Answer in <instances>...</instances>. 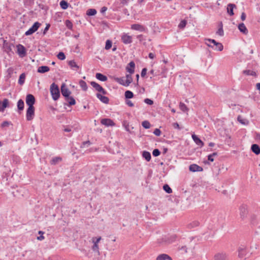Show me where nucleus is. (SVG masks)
<instances>
[{
  "label": "nucleus",
  "mask_w": 260,
  "mask_h": 260,
  "mask_svg": "<svg viewBox=\"0 0 260 260\" xmlns=\"http://www.w3.org/2000/svg\"><path fill=\"white\" fill-rule=\"evenodd\" d=\"M41 25V23L39 22H36L32 26L25 32L26 36H29L36 32Z\"/></svg>",
  "instance_id": "obj_3"
},
{
  "label": "nucleus",
  "mask_w": 260,
  "mask_h": 260,
  "mask_svg": "<svg viewBox=\"0 0 260 260\" xmlns=\"http://www.w3.org/2000/svg\"><path fill=\"white\" fill-rule=\"evenodd\" d=\"M241 19L242 21H244L246 19V14L245 13H242L241 15Z\"/></svg>",
  "instance_id": "obj_64"
},
{
  "label": "nucleus",
  "mask_w": 260,
  "mask_h": 260,
  "mask_svg": "<svg viewBox=\"0 0 260 260\" xmlns=\"http://www.w3.org/2000/svg\"><path fill=\"white\" fill-rule=\"evenodd\" d=\"M142 156L147 161H149L151 160V154L149 152L147 151H144L143 152Z\"/></svg>",
  "instance_id": "obj_28"
},
{
  "label": "nucleus",
  "mask_w": 260,
  "mask_h": 260,
  "mask_svg": "<svg viewBox=\"0 0 260 260\" xmlns=\"http://www.w3.org/2000/svg\"><path fill=\"white\" fill-rule=\"evenodd\" d=\"M160 154V151L158 149H155L152 152V154L154 156H158Z\"/></svg>",
  "instance_id": "obj_49"
},
{
  "label": "nucleus",
  "mask_w": 260,
  "mask_h": 260,
  "mask_svg": "<svg viewBox=\"0 0 260 260\" xmlns=\"http://www.w3.org/2000/svg\"><path fill=\"white\" fill-rule=\"evenodd\" d=\"M189 169L191 172H201L203 171V168L196 165V164H192L189 166Z\"/></svg>",
  "instance_id": "obj_15"
},
{
  "label": "nucleus",
  "mask_w": 260,
  "mask_h": 260,
  "mask_svg": "<svg viewBox=\"0 0 260 260\" xmlns=\"http://www.w3.org/2000/svg\"><path fill=\"white\" fill-rule=\"evenodd\" d=\"M112 45V42L110 40H108L106 42V45H105V49L106 50H109L110 49Z\"/></svg>",
  "instance_id": "obj_44"
},
{
  "label": "nucleus",
  "mask_w": 260,
  "mask_h": 260,
  "mask_svg": "<svg viewBox=\"0 0 260 260\" xmlns=\"http://www.w3.org/2000/svg\"><path fill=\"white\" fill-rule=\"evenodd\" d=\"M62 160L61 157L59 156L53 157L51 161L50 164L53 165H55Z\"/></svg>",
  "instance_id": "obj_25"
},
{
  "label": "nucleus",
  "mask_w": 260,
  "mask_h": 260,
  "mask_svg": "<svg viewBox=\"0 0 260 260\" xmlns=\"http://www.w3.org/2000/svg\"><path fill=\"white\" fill-rule=\"evenodd\" d=\"M147 69L146 68H143L141 72V77H144L146 75L147 73Z\"/></svg>",
  "instance_id": "obj_54"
},
{
  "label": "nucleus",
  "mask_w": 260,
  "mask_h": 260,
  "mask_svg": "<svg viewBox=\"0 0 260 260\" xmlns=\"http://www.w3.org/2000/svg\"><path fill=\"white\" fill-rule=\"evenodd\" d=\"M243 73L246 75H251L253 76H256V74L255 72L250 70H244L243 71Z\"/></svg>",
  "instance_id": "obj_32"
},
{
  "label": "nucleus",
  "mask_w": 260,
  "mask_h": 260,
  "mask_svg": "<svg viewBox=\"0 0 260 260\" xmlns=\"http://www.w3.org/2000/svg\"><path fill=\"white\" fill-rule=\"evenodd\" d=\"M79 84L80 85V86L82 88V89L84 90V91H86L87 89V84L86 83L83 81V80H80L79 81Z\"/></svg>",
  "instance_id": "obj_31"
},
{
  "label": "nucleus",
  "mask_w": 260,
  "mask_h": 260,
  "mask_svg": "<svg viewBox=\"0 0 260 260\" xmlns=\"http://www.w3.org/2000/svg\"><path fill=\"white\" fill-rule=\"evenodd\" d=\"M131 28L133 30H138L140 31H144L145 29V27L140 24H132Z\"/></svg>",
  "instance_id": "obj_16"
},
{
  "label": "nucleus",
  "mask_w": 260,
  "mask_h": 260,
  "mask_svg": "<svg viewBox=\"0 0 260 260\" xmlns=\"http://www.w3.org/2000/svg\"><path fill=\"white\" fill-rule=\"evenodd\" d=\"M137 38L140 41L142 42L143 40H144V37L142 35H139L137 36Z\"/></svg>",
  "instance_id": "obj_59"
},
{
  "label": "nucleus",
  "mask_w": 260,
  "mask_h": 260,
  "mask_svg": "<svg viewBox=\"0 0 260 260\" xmlns=\"http://www.w3.org/2000/svg\"><path fill=\"white\" fill-rule=\"evenodd\" d=\"M114 80L118 83L119 84L124 86H128L129 85L127 84V81H126V79H125V77H115L114 78Z\"/></svg>",
  "instance_id": "obj_13"
},
{
  "label": "nucleus",
  "mask_w": 260,
  "mask_h": 260,
  "mask_svg": "<svg viewBox=\"0 0 260 260\" xmlns=\"http://www.w3.org/2000/svg\"><path fill=\"white\" fill-rule=\"evenodd\" d=\"M126 104L129 106V107H133L134 106V104L132 102V101H127L126 102Z\"/></svg>",
  "instance_id": "obj_58"
},
{
  "label": "nucleus",
  "mask_w": 260,
  "mask_h": 260,
  "mask_svg": "<svg viewBox=\"0 0 260 260\" xmlns=\"http://www.w3.org/2000/svg\"><path fill=\"white\" fill-rule=\"evenodd\" d=\"M25 74L24 73L21 74L20 75L19 78L18 83L20 85L23 84L24 83V81H25Z\"/></svg>",
  "instance_id": "obj_34"
},
{
  "label": "nucleus",
  "mask_w": 260,
  "mask_h": 260,
  "mask_svg": "<svg viewBox=\"0 0 260 260\" xmlns=\"http://www.w3.org/2000/svg\"><path fill=\"white\" fill-rule=\"evenodd\" d=\"M102 124L106 126H113L115 125V123L112 120L109 118H103L101 120Z\"/></svg>",
  "instance_id": "obj_10"
},
{
  "label": "nucleus",
  "mask_w": 260,
  "mask_h": 260,
  "mask_svg": "<svg viewBox=\"0 0 260 260\" xmlns=\"http://www.w3.org/2000/svg\"><path fill=\"white\" fill-rule=\"evenodd\" d=\"M237 119L239 122L244 125H248L249 121L246 119L243 118L241 116H238Z\"/></svg>",
  "instance_id": "obj_30"
},
{
  "label": "nucleus",
  "mask_w": 260,
  "mask_h": 260,
  "mask_svg": "<svg viewBox=\"0 0 260 260\" xmlns=\"http://www.w3.org/2000/svg\"><path fill=\"white\" fill-rule=\"evenodd\" d=\"M91 143L89 141H84L82 143L81 147H85L86 145H90Z\"/></svg>",
  "instance_id": "obj_55"
},
{
  "label": "nucleus",
  "mask_w": 260,
  "mask_h": 260,
  "mask_svg": "<svg viewBox=\"0 0 260 260\" xmlns=\"http://www.w3.org/2000/svg\"><path fill=\"white\" fill-rule=\"evenodd\" d=\"M124 95L126 99H132L134 96V93L129 90H126L125 92Z\"/></svg>",
  "instance_id": "obj_38"
},
{
  "label": "nucleus",
  "mask_w": 260,
  "mask_h": 260,
  "mask_svg": "<svg viewBox=\"0 0 260 260\" xmlns=\"http://www.w3.org/2000/svg\"><path fill=\"white\" fill-rule=\"evenodd\" d=\"M26 103L28 107H34L35 103V96L31 94H28L26 96Z\"/></svg>",
  "instance_id": "obj_7"
},
{
  "label": "nucleus",
  "mask_w": 260,
  "mask_h": 260,
  "mask_svg": "<svg viewBox=\"0 0 260 260\" xmlns=\"http://www.w3.org/2000/svg\"><path fill=\"white\" fill-rule=\"evenodd\" d=\"M91 85L98 91L102 93L103 94H106L107 91L98 83L92 81L90 83Z\"/></svg>",
  "instance_id": "obj_6"
},
{
  "label": "nucleus",
  "mask_w": 260,
  "mask_h": 260,
  "mask_svg": "<svg viewBox=\"0 0 260 260\" xmlns=\"http://www.w3.org/2000/svg\"><path fill=\"white\" fill-rule=\"evenodd\" d=\"M192 138L193 139V140L194 141V142L196 143V144L199 146H200V147H203L204 145L203 142L197 136H196V135L193 134V135H192Z\"/></svg>",
  "instance_id": "obj_17"
},
{
  "label": "nucleus",
  "mask_w": 260,
  "mask_h": 260,
  "mask_svg": "<svg viewBox=\"0 0 260 260\" xmlns=\"http://www.w3.org/2000/svg\"><path fill=\"white\" fill-rule=\"evenodd\" d=\"M144 102L145 103L149 105H152L153 104V101L152 100L148 98L144 99Z\"/></svg>",
  "instance_id": "obj_48"
},
{
  "label": "nucleus",
  "mask_w": 260,
  "mask_h": 260,
  "mask_svg": "<svg viewBox=\"0 0 260 260\" xmlns=\"http://www.w3.org/2000/svg\"><path fill=\"white\" fill-rule=\"evenodd\" d=\"M142 125L145 128L148 129L150 127V123L149 121L146 120L142 122Z\"/></svg>",
  "instance_id": "obj_46"
},
{
  "label": "nucleus",
  "mask_w": 260,
  "mask_h": 260,
  "mask_svg": "<svg viewBox=\"0 0 260 260\" xmlns=\"http://www.w3.org/2000/svg\"><path fill=\"white\" fill-rule=\"evenodd\" d=\"M255 138L257 141L260 142V134L258 133H256Z\"/></svg>",
  "instance_id": "obj_61"
},
{
  "label": "nucleus",
  "mask_w": 260,
  "mask_h": 260,
  "mask_svg": "<svg viewBox=\"0 0 260 260\" xmlns=\"http://www.w3.org/2000/svg\"><path fill=\"white\" fill-rule=\"evenodd\" d=\"M148 56L150 59H153L155 57V55L154 53L150 52L149 53Z\"/></svg>",
  "instance_id": "obj_63"
},
{
  "label": "nucleus",
  "mask_w": 260,
  "mask_h": 260,
  "mask_svg": "<svg viewBox=\"0 0 260 260\" xmlns=\"http://www.w3.org/2000/svg\"><path fill=\"white\" fill-rule=\"evenodd\" d=\"M35 116V107H28L26 110V118L27 121H30Z\"/></svg>",
  "instance_id": "obj_4"
},
{
  "label": "nucleus",
  "mask_w": 260,
  "mask_h": 260,
  "mask_svg": "<svg viewBox=\"0 0 260 260\" xmlns=\"http://www.w3.org/2000/svg\"><path fill=\"white\" fill-rule=\"evenodd\" d=\"M96 97L103 103L108 104L109 102V99L108 97L102 95L100 93H97Z\"/></svg>",
  "instance_id": "obj_20"
},
{
  "label": "nucleus",
  "mask_w": 260,
  "mask_h": 260,
  "mask_svg": "<svg viewBox=\"0 0 260 260\" xmlns=\"http://www.w3.org/2000/svg\"><path fill=\"white\" fill-rule=\"evenodd\" d=\"M214 260H228V258L225 253H221L215 255Z\"/></svg>",
  "instance_id": "obj_18"
},
{
  "label": "nucleus",
  "mask_w": 260,
  "mask_h": 260,
  "mask_svg": "<svg viewBox=\"0 0 260 260\" xmlns=\"http://www.w3.org/2000/svg\"><path fill=\"white\" fill-rule=\"evenodd\" d=\"M164 190L168 193H170L172 192V189L168 184H165L163 186Z\"/></svg>",
  "instance_id": "obj_41"
},
{
  "label": "nucleus",
  "mask_w": 260,
  "mask_h": 260,
  "mask_svg": "<svg viewBox=\"0 0 260 260\" xmlns=\"http://www.w3.org/2000/svg\"><path fill=\"white\" fill-rule=\"evenodd\" d=\"M251 149L256 155H258L260 153V147L257 144H252L251 147Z\"/></svg>",
  "instance_id": "obj_23"
},
{
  "label": "nucleus",
  "mask_w": 260,
  "mask_h": 260,
  "mask_svg": "<svg viewBox=\"0 0 260 260\" xmlns=\"http://www.w3.org/2000/svg\"><path fill=\"white\" fill-rule=\"evenodd\" d=\"M156 260H173L172 257L167 254H160L158 255Z\"/></svg>",
  "instance_id": "obj_19"
},
{
  "label": "nucleus",
  "mask_w": 260,
  "mask_h": 260,
  "mask_svg": "<svg viewBox=\"0 0 260 260\" xmlns=\"http://www.w3.org/2000/svg\"><path fill=\"white\" fill-rule=\"evenodd\" d=\"M50 26V25L49 24H47L43 31V34L45 35L47 31L48 30Z\"/></svg>",
  "instance_id": "obj_57"
},
{
  "label": "nucleus",
  "mask_w": 260,
  "mask_h": 260,
  "mask_svg": "<svg viewBox=\"0 0 260 260\" xmlns=\"http://www.w3.org/2000/svg\"><path fill=\"white\" fill-rule=\"evenodd\" d=\"M153 134L156 136H159L161 134V131L158 128H155L153 132Z\"/></svg>",
  "instance_id": "obj_51"
},
{
  "label": "nucleus",
  "mask_w": 260,
  "mask_h": 260,
  "mask_svg": "<svg viewBox=\"0 0 260 260\" xmlns=\"http://www.w3.org/2000/svg\"><path fill=\"white\" fill-rule=\"evenodd\" d=\"M101 237H92L91 239V241L92 243H93V245L91 247V249L94 252L96 253L98 255H100L99 243L101 240Z\"/></svg>",
  "instance_id": "obj_2"
},
{
  "label": "nucleus",
  "mask_w": 260,
  "mask_h": 260,
  "mask_svg": "<svg viewBox=\"0 0 260 260\" xmlns=\"http://www.w3.org/2000/svg\"><path fill=\"white\" fill-rule=\"evenodd\" d=\"M200 224V223L198 221L195 220L190 223L188 225V227L189 229H192L197 226H198Z\"/></svg>",
  "instance_id": "obj_35"
},
{
  "label": "nucleus",
  "mask_w": 260,
  "mask_h": 260,
  "mask_svg": "<svg viewBox=\"0 0 260 260\" xmlns=\"http://www.w3.org/2000/svg\"><path fill=\"white\" fill-rule=\"evenodd\" d=\"M57 58L61 60H63L66 59V55L64 53L62 52H60L57 55Z\"/></svg>",
  "instance_id": "obj_47"
},
{
  "label": "nucleus",
  "mask_w": 260,
  "mask_h": 260,
  "mask_svg": "<svg viewBox=\"0 0 260 260\" xmlns=\"http://www.w3.org/2000/svg\"><path fill=\"white\" fill-rule=\"evenodd\" d=\"M9 125V122L7 121H5L2 123L1 126L2 127H6V126H8Z\"/></svg>",
  "instance_id": "obj_60"
},
{
  "label": "nucleus",
  "mask_w": 260,
  "mask_h": 260,
  "mask_svg": "<svg viewBox=\"0 0 260 260\" xmlns=\"http://www.w3.org/2000/svg\"><path fill=\"white\" fill-rule=\"evenodd\" d=\"M173 126L175 129H181L179 124L177 122L173 123Z\"/></svg>",
  "instance_id": "obj_56"
},
{
  "label": "nucleus",
  "mask_w": 260,
  "mask_h": 260,
  "mask_svg": "<svg viewBox=\"0 0 260 260\" xmlns=\"http://www.w3.org/2000/svg\"><path fill=\"white\" fill-rule=\"evenodd\" d=\"M66 24L67 27L68 28L71 29L72 28L73 25H72V22L70 20H66Z\"/></svg>",
  "instance_id": "obj_50"
},
{
  "label": "nucleus",
  "mask_w": 260,
  "mask_h": 260,
  "mask_svg": "<svg viewBox=\"0 0 260 260\" xmlns=\"http://www.w3.org/2000/svg\"><path fill=\"white\" fill-rule=\"evenodd\" d=\"M17 108L20 111H22L24 109V102L22 100L20 99L17 102Z\"/></svg>",
  "instance_id": "obj_29"
},
{
  "label": "nucleus",
  "mask_w": 260,
  "mask_h": 260,
  "mask_svg": "<svg viewBox=\"0 0 260 260\" xmlns=\"http://www.w3.org/2000/svg\"><path fill=\"white\" fill-rule=\"evenodd\" d=\"M216 156H217V153L213 152V153L208 155V160H209L211 162H213L214 160L213 157Z\"/></svg>",
  "instance_id": "obj_43"
},
{
  "label": "nucleus",
  "mask_w": 260,
  "mask_h": 260,
  "mask_svg": "<svg viewBox=\"0 0 260 260\" xmlns=\"http://www.w3.org/2000/svg\"><path fill=\"white\" fill-rule=\"evenodd\" d=\"M50 70V68L48 66H41L38 69V72L41 73H44L48 72Z\"/></svg>",
  "instance_id": "obj_26"
},
{
  "label": "nucleus",
  "mask_w": 260,
  "mask_h": 260,
  "mask_svg": "<svg viewBox=\"0 0 260 260\" xmlns=\"http://www.w3.org/2000/svg\"><path fill=\"white\" fill-rule=\"evenodd\" d=\"M240 210L241 212V216H244V213L246 212V209L244 207H241Z\"/></svg>",
  "instance_id": "obj_53"
},
{
  "label": "nucleus",
  "mask_w": 260,
  "mask_h": 260,
  "mask_svg": "<svg viewBox=\"0 0 260 260\" xmlns=\"http://www.w3.org/2000/svg\"><path fill=\"white\" fill-rule=\"evenodd\" d=\"M107 10V8L106 7H103L101 9V13L104 14Z\"/></svg>",
  "instance_id": "obj_62"
},
{
  "label": "nucleus",
  "mask_w": 260,
  "mask_h": 260,
  "mask_svg": "<svg viewBox=\"0 0 260 260\" xmlns=\"http://www.w3.org/2000/svg\"><path fill=\"white\" fill-rule=\"evenodd\" d=\"M66 99V101L68 102L69 105H74L76 104L75 100L74 99L73 97L69 96V97Z\"/></svg>",
  "instance_id": "obj_33"
},
{
  "label": "nucleus",
  "mask_w": 260,
  "mask_h": 260,
  "mask_svg": "<svg viewBox=\"0 0 260 260\" xmlns=\"http://www.w3.org/2000/svg\"><path fill=\"white\" fill-rule=\"evenodd\" d=\"M68 64L71 69L74 71H77V70L79 68L78 65L73 60L69 61L68 62Z\"/></svg>",
  "instance_id": "obj_21"
},
{
  "label": "nucleus",
  "mask_w": 260,
  "mask_h": 260,
  "mask_svg": "<svg viewBox=\"0 0 260 260\" xmlns=\"http://www.w3.org/2000/svg\"><path fill=\"white\" fill-rule=\"evenodd\" d=\"M238 257L240 258H244L247 254V248L244 245H241L239 247L238 249Z\"/></svg>",
  "instance_id": "obj_8"
},
{
  "label": "nucleus",
  "mask_w": 260,
  "mask_h": 260,
  "mask_svg": "<svg viewBox=\"0 0 260 260\" xmlns=\"http://www.w3.org/2000/svg\"><path fill=\"white\" fill-rule=\"evenodd\" d=\"M209 41L213 43V46H214V50L219 51L223 50V46L221 43L217 42L215 40H209Z\"/></svg>",
  "instance_id": "obj_11"
},
{
  "label": "nucleus",
  "mask_w": 260,
  "mask_h": 260,
  "mask_svg": "<svg viewBox=\"0 0 260 260\" xmlns=\"http://www.w3.org/2000/svg\"><path fill=\"white\" fill-rule=\"evenodd\" d=\"M17 53L18 55L22 58L26 55L25 48L21 44H18L16 46Z\"/></svg>",
  "instance_id": "obj_5"
},
{
  "label": "nucleus",
  "mask_w": 260,
  "mask_h": 260,
  "mask_svg": "<svg viewBox=\"0 0 260 260\" xmlns=\"http://www.w3.org/2000/svg\"><path fill=\"white\" fill-rule=\"evenodd\" d=\"M96 14V10L94 9H89L86 12V14L88 16H93Z\"/></svg>",
  "instance_id": "obj_37"
},
{
  "label": "nucleus",
  "mask_w": 260,
  "mask_h": 260,
  "mask_svg": "<svg viewBox=\"0 0 260 260\" xmlns=\"http://www.w3.org/2000/svg\"><path fill=\"white\" fill-rule=\"evenodd\" d=\"M95 77L99 80L101 81H106L107 80L108 78L107 76L104 75L101 73H96L95 75Z\"/></svg>",
  "instance_id": "obj_27"
},
{
  "label": "nucleus",
  "mask_w": 260,
  "mask_h": 260,
  "mask_svg": "<svg viewBox=\"0 0 260 260\" xmlns=\"http://www.w3.org/2000/svg\"><path fill=\"white\" fill-rule=\"evenodd\" d=\"M216 33L220 36H223L224 32L222 27L219 28Z\"/></svg>",
  "instance_id": "obj_52"
},
{
  "label": "nucleus",
  "mask_w": 260,
  "mask_h": 260,
  "mask_svg": "<svg viewBox=\"0 0 260 260\" xmlns=\"http://www.w3.org/2000/svg\"><path fill=\"white\" fill-rule=\"evenodd\" d=\"M121 41L124 44H131L133 42L132 37L124 33L121 35Z\"/></svg>",
  "instance_id": "obj_9"
},
{
  "label": "nucleus",
  "mask_w": 260,
  "mask_h": 260,
  "mask_svg": "<svg viewBox=\"0 0 260 260\" xmlns=\"http://www.w3.org/2000/svg\"><path fill=\"white\" fill-rule=\"evenodd\" d=\"M50 92L52 97V99L54 101L57 100L60 96V92L58 86L53 83L50 86Z\"/></svg>",
  "instance_id": "obj_1"
},
{
  "label": "nucleus",
  "mask_w": 260,
  "mask_h": 260,
  "mask_svg": "<svg viewBox=\"0 0 260 260\" xmlns=\"http://www.w3.org/2000/svg\"><path fill=\"white\" fill-rule=\"evenodd\" d=\"M61 92L62 95L66 98L69 97L71 93V92L66 87L64 84L62 85L61 86Z\"/></svg>",
  "instance_id": "obj_12"
},
{
  "label": "nucleus",
  "mask_w": 260,
  "mask_h": 260,
  "mask_svg": "<svg viewBox=\"0 0 260 260\" xmlns=\"http://www.w3.org/2000/svg\"><path fill=\"white\" fill-rule=\"evenodd\" d=\"M126 78V81L127 82V84L129 85V84L133 82V78L132 77L131 74H127L125 78Z\"/></svg>",
  "instance_id": "obj_45"
},
{
  "label": "nucleus",
  "mask_w": 260,
  "mask_h": 260,
  "mask_svg": "<svg viewBox=\"0 0 260 260\" xmlns=\"http://www.w3.org/2000/svg\"><path fill=\"white\" fill-rule=\"evenodd\" d=\"M236 8V5L233 4H229L227 6V11L228 14L230 16H233L234 15V8Z\"/></svg>",
  "instance_id": "obj_22"
},
{
  "label": "nucleus",
  "mask_w": 260,
  "mask_h": 260,
  "mask_svg": "<svg viewBox=\"0 0 260 260\" xmlns=\"http://www.w3.org/2000/svg\"><path fill=\"white\" fill-rule=\"evenodd\" d=\"M187 24V21L185 20H181L178 25V28L181 29L184 28Z\"/></svg>",
  "instance_id": "obj_39"
},
{
  "label": "nucleus",
  "mask_w": 260,
  "mask_h": 260,
  "mask_svg": "<svg viewBox=\"0 0 260 260\" xmlns=\"http://www.w3.org/2000/svg\"><path fill=\"white\" fill-rule=\"evenodd\" d=\"M179 107H180V109L183 112L187 111L188 110L187 106L185 105V104L182 102L180 103Z\"/></svg>",
  "instance_id": "obj_42"
},
{
  "label": "nucleus",
  "mask_w": 260,
  "mask_h": 260,
  "mask_svg": "<svg viewBox=\"0 0 260 260\" xmlns=\"http://www.w3.org/2000/svg\"><path fill=\"white\" fill-rule=\"evenodd\" d=\"M238 28L239 30L244 34L246 35L248 32V29L243 23H241L239 24Z\"/></svg>",
  "instance_id": "obj_24"
},
{
  "label": "nucleus",
  "mask_w": 260,
  "mask_h": 260,
  "mask_svg": "<svg viewBox=\"0 0 260 260\" xmlns=\"http://www.w3.org/2000/svg\"><path fill=\"white\" fill-rule=\"evenodd\" d=\"M209 40H214V39H205V42L206 45H207L208 47H211L213 49L214 48V46H213V43L209 41Z\"/></svg>",
  "instance_id": "obj_40"
},
{
  "label": "nucleus",
  "mask_w": 260,
  "mask_h": 260,
  "mask_svg": "<svg viewBox=\"0 0 260 260\" xmlns=\"http://www.w3.org/2000/svg\"><path fill=\"white\" fill-rule=\"evenodd\" d=\"M60 6L62 9L66 10L68 8L69 4L67 2L62 0L60 2Z\"/></svg>",
  "instance_id": "obj_36"
},
{
  "label": "nucleus",
  "mask_w": 260,
  "mask_h": 260,
  "mask_svg": "<svg viewBox=\"0 0 260 260\" xmlns=\"http://www.w3.org/2000/svg\"><path fill=\"white\" fill-rule=\"evenodd\" d=\"M135 64L134 61H131L126 67V71L132 74L135 72Z\"/></svg>",
  "instance_id": "obj_14"
}]
</instances>
